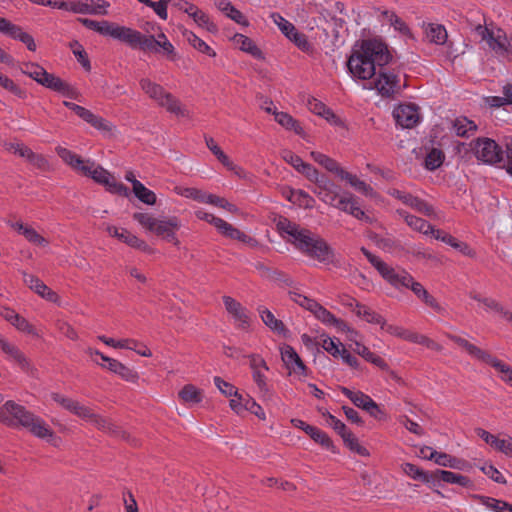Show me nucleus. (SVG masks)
Listing matches in <instances>:
<instances>
[{
	"label": "nucleus",
	"mask_w": 512,
	"mask_h": 512,
	"mask_svg": "<svg viewBox=\"0 0 512 512\" xmlns=\"http://www.w3.org/2000/svg\"><path fill=\"white\" fill-rule=\"evenodd\" d=\"M453 127L460 137H468L477 130V125L466 117L457 118Z\"/></svg>",
	"instance_id": "obj_45"
},
{
	"label": "nucleus",
	"mask_w": 512,
	"mask_h": 512,
	"mask_svg": "<svg viewBox=\"0 0 512 512\" xmlns=\"http://www.w3.org/2000/svg\"><path fill=\"white\" fill-rule=\"evenodd\" d=\"M218 231L227 238L238 240L253 247L258 244L254 238L250 237L246 233L240 231L224 220L222 223H220Z\"/></svg>",
	"instance_id": "obj_24"
},
{
	"label": "nucleus",
	"mask_w": 512,
	"mask_h": 512,
	"mask_svg": "<svg viewBox=\"0 0 512 512\" xmlns=\"http://www.w3.org/2000/svg\"><path fill=\"white\" fill-rule=\"evenodd\" d=\"M79 21L88 29L98 32L103 36H110L122 41L126 27L106 20L95 21L88 18H80Z\"/></svg>",
	"instance_id": "obj_9"
},
{
	"label": "nucleus",
	"mask_w": 512,
	"mask_h": 512,
	"mask_svg": "<svg viewBox=\"0 0 512 512\" xmlns=\"http://www.w3.org/2000/svg\"><path fill=\"white\" fill-rule=\"evenodd\" d=\"M357 316L362 317L368 323L378 324L381 328L385 326V319L374 310L369 307L362 305L360 303H356L355 309L353 310Z\"/></svg>",
	"instance_id": "obj_32"
},
{
	"label": "nucleus",
	"mask_w": 512,
	"mask_h": 512,
	"mask_svg": "<svg viewBox=\"0 0 512 512\" xmlns=\"http://www.w3.org/2000/svg\"><path fill=\"white\" fill-rule=\"evenodd\" d=\"M397 213L404 218L407 225L413 230L425 235H429V231H431L432 225L429 224L426 220L415 215H411L404 210H397Z\"/></svg>",
	"instance_id": "obj_30"
},
{
	"label": "nucleus",
	"mask_w": 512,
	"mask_h": 512,
	"mask_svg": "<svg viewBox=\"0 0 512 512\" xmlns=\"http://www.w3.org/2000/svg\"><path fill=\"white\" fill-rule=\"evenodd\" d=\"M341 179L346 180L353 188L365 196H372L374 194L373 188L366 182L358 179L356 175L345 171Z\"/></svg>",
	"instance_id": "obj_44"
},
{
	"label": "nucleus",
	"mask_w": 512,
	"mask_h": 512,
	"mask_svg": "<svg viewBox=\"0 0 512 512\" xmlns=\"http://www.w3.org/2000/svg\"><path fill=\"white\" fill-rule=\"evenodd\" d=\"M10 324L21 332L37 336L34 326L30 324L27 319H25L18 313L16 314V317Z\"/></svg>",
	"instance_id": "obj_61"
},
{
	"label": "nucleus",
	"mask_w": 512,
	"mask_h": 512,
	"mask_svg": "<svg viewBox=\"0 0 512 512\" xmlns=\"http://www.w3.org/2000/svg\"><path fill=\"white\" fill-rule=\"evenodd\" d=\"M87 421L92 423L98 430L108 433L113 437L121 438L134 446L138 444V441L134 437H132L128 432H126L121 427L116 425L109 418L96 414L92 411L91 416L88 418Z\"/></svg>",
	"instance_id": "obj_8"
},
{
	"label": "nucleus",
	"mask_w": 512,
	"mask_h": 512,
	"mask_svg": "<svg viewBox=\"0 0 512 512\" xmlns=\"http://www.w3.org/2000/svg\"><path fill=\"white\" fill-rule=\"evenodd\" d=\"M5 409L8 415L6 425L10 427L22 426L28 429L34 436L42 439L54 435L53 430L49 428L43 419L27 410L24 406L14 401H7Z\"/></svg>",
	"instance_id": "obj_4"
},
{
	"label": "nucleus",
	"mask_w": 512,
	"mask_h": 512,
	"mask_svg": "<svg viewBox=\"0 0 512 512\" xmlns=\"http://www.w3.org/2000/svg\"><path fill=\"white\" fill-rule=\"evenodd\" d=\"M122 42L126 43L133 49L139 48L144 52L149 51L159 53V40H156L153 35H144L129 27H126Z\"/></svg>",
	"instance_id": "obj_7"
},
{
	"label": "nucleus",
	"mask_w": 512,
	"mask_h": 512,
	"mask_svg": "<svg viewBox=\"0 0 512 512\" xmlns=\"http://www.w3.org/2000/svg\"><path fill=\"white\" fill-rule=\"evenodd\" d=\"M139 84H140L141 89L151 99H153L157 103L159 102V100L163 97L164 93L166 92L165 89L161 85H159L155 82H152L148 78L141 79Z\"/></svg>",
	"instance_id": "obj_39"
},
{
	"label": "nucleus",
	"mask_w": 512,
	"mask_h": 512,
	"mask_svg": "<svg viewBox=\"0 0 512 512\" xmlns=\"http://www.w3.org/2000/svg\"><path fill=\"white\" fill-rule=\"evenodd\" d=\"M51 397L56 403H58L64 409L84 420H88V418L91 416L93 410L81 404L77 400L65 397L64 395H61L59 393H52Z\"/></svg>",
	"instance_id": "obj_16"
},
{
	"label": "nucleus",
	"mask_w": 512,
	"mask_h": 512,
	"mask_svg": "<svg viewBox=\"0 0 512 512\" xmlns=\"http://www.w3.org/2000/svg\"><path fill=\"white\" fill-rule=\"evenodd\" d=\"M5 409L8 415L6 425L10 427L22 426L28 429L34 436L42 439L54 435L53 430L49 428L43 419L27 410L24 406L14 401H7Z\"/></svg>",
	"instance_id": "obj_5"
},
{
	"label": "nucleus",
	"mask_w": 512,
	"mask_h": 512,
	"mask_svg": "<svg viewBox=\"0 0 512 512\" xmlns=\"http://www.w3.org/2000/svg\"><path fill=\"white\" fill-rule=\"evenodd\" d=\"M21 274L23 276V282L36 294L43 295V292L45 291L46 284L40 280L37 276L33 274H29L26 271H21Z\"/></svg>",
	"instance_id": "obj_54"
},
{
	"label": "nucleus",
	"mask_w": 512,
	"mask_h": 512,
	"mask_svg": "<svg viewBox=\"0 0 512 512\" xmlns=\"http://www.w3.org/2000/svg\"><path fill=\"white\" fill-rule=\"evenodd\" d=\"M444 153L440 149L433 148L425 158V167L430 170H436L444 161Z\"/></svg>",
	"instance_id": "obj_55"
},
{
	"label": "nucleus",
	"mask_w": 512,
	"mask_h": 512,
	"mask_svg": "<svg viewBox=\"0 0 512 512\" xmlns=\"http://www.w3.org/2000/svg\"><path fill=\"white\" fill-rule=\"evenodd\" d=\"M222 299L225 309L234 319L236 327L242 330H248L251 324L248 310L231 296H223Z\"/></svg>",
	"instance_id": "obj_10"
},
{
	"label": "nucleus",
	"mask_w": 512,
	"mask_h": 512,
	"mask_svg": "<svg viewBox=\"0 0 512 512\" xmlns=\"http://www.w3.org/2000/svg\"><path fill=\"white\" fill-rule=\"evenodd\" d=\"M336 208L354 215L355 211L358 209V203L353 196L349 197H340L338 202L335 205Z\"/></svg>",
	"instance_id": "obj_60"
},
{
	"label": "nucleus",
	"mask_w": 512,
	"mask_h": 512,
	"mask_svg": "<svg viewBox=\"0 0 512 512\" xmlns=\"http://www.w3.org/2000/svg\"><path fill=\"white\" fill-rule=\"evenodd\" d=\"M390 59L391 55L385 44L377 40H364L359 48L352 51L347 67L354 77L367 80L376 74L378 66L379 76L368 88L376 89L382 97H392L400 91V85L396 75L383 70Z\"/></svg>",
	"instance_id": "obj_1"
},
{
	"label": "nucleus",
	"mask_w": 512,
	"mask_h": 512,
	"mask_svg": "<svg viewBox=\"0 0 512 512\" xmlns=\"http://www.w3.org/2000/svg\"><path fill=\"white\" fill-rule=\"evenodd\" d=\"M308 430L306 433L318 444L321 446L331 450L332 452H336L335 446L333 445L330 437L322 430L315 426L306 427Z\"/></svg>",
	"instance_id": "obj_41"
},
{
	"label": "nucleus",
	"mask_w": 512,
	"mask_h": 512,
	"mask_svg": "<svg viewBox=\"0 0 512 512\" xmlns=\"http://www.w3.org/2000/svg\"><path fill=\"white\" fill-rule=\"evenodd\" d=\"M133 193L141 202L147 205H154L156 203V194L142 183L134 185Z\"/></svg>",
	"instance_id": "obj_52"
},
{
	"label": "nucleus",
	"mask_w": 512,
	"mask_h": 512,
	"mask_svg": "<svg viewBox=\"0 0 512 512\" xmlns=\"http://www.w3.org/2000/svg\"><path fill=\"white\" fill-rule=\"evenodd\" d=\"M218 231L227 238L238 240L253 247L258 244L254 238L250 237L246 233L240 231L224 220L222 223H220Z\"/></svg>",
	"instance_id": "obj_25"
},
{
	"label": "nucleus",
	"mask_w": 512,
	"mask_h": 512,
	"mask_svg": "<svg viewBox=\"0 0 512 512\" xmlns=\"http://www.w3.org/2000/svg\"><path fill=\"white\" fill-rule=\"evenodd\" d=\"M106 231L110 236L117 238L119 241L127 244L128 246L138 249L146 253H153L154 250L142 239L129 232L127 229L118 228L113 225H108Z\"/></svg>",
	"instance_id": "obj_11"
},
{
	"label": "nucleus",
	"mask_w": 512,
	"mask_h": 512,
	"mask_svg": "<svg viewBox=\"0 0 512 512\" xmlns=\"http://www.w3.org/2000/svg\"><path fill=\"white\" fill-rule=\"evenodd\" d=\"M179 397L186 403H199L202 401V392L192 384L185 385L179 391Z\"/></svg>",
	"instance_id": "obj_48"
},
{
	"label": "nucleus",
	"mask_w": 512,
	"mask_h": 512,
	"mask_svg": "<svg viewBox=\"0 0 512 512\" xmlns=\"http://www.w3.org/2000/svg\"><path fill=\"white\" fill-rule=\"evenodd\" d=\"M393 117L396 123L403 128L414 127L420 119L418 108L414 104L399 105L394 109Z\"/></svg>",
	"instance_id": "obj_15"
},
{
	"label": "nucleus",
	"mask_w": 512,
	"mask_h": 512,
	"mask_svg": "<svg viewBox=\"0 0 512 512\" xmlns=\"http://www.w3.org/2000/svg\"><path fill=\"white\" fill-rule=\"evenodd\" d=\"M341 438L343 439L344 444L352 451L355 452L361 456H368L369 452L368 450L360 445L357 437L350 431L347 430L346 433H343L341 435Z\"/></svg>",
	"instance_id": "obj_49"
},
{
	"label": "nucleus",
	"mask_w": 512,
	"mask_h": 512,
	"mask_svg": "<svg viewBox=\"0 0 512 512\" xmlns=\"http://www.w3.org/2000/svg\"><path fill=\"white\" fill-rule=\"evenodd\" d=\"M473 498L495 512H512V504H509L508 502L482 495H473Z\"/></svg>",
	"instance_id": "obj_37"
},
{
	"label": "nucleus",
	"mask_w": 512,
	"mask_h": 512,
	"mask_svg": "<svg viewBox=\"0 0 512 512\" xmlns=\"http://www.w3.org/2000/svg\"><path fill=\"white\" fill-rule=\"evenodd\" d=\"M488 46L499 56L505 57L508 60L512 59L511 40L508 39L506 34L499 29L497 34H492L487 42Z\"/></svg>",
	"instance_id": "obj_18"
},
{
	"label": "nucleus",
	"mask_w": 512,
	"mask_h": 512,
	"mask_svg": "<svg viewBox=\"0 0 512 512\" xmlns=\"http://www.w3.org/2000/svg\"><path fill=\"white\" fill-rule=\"evenodd\" d=\"M389 194L400 200L403 204L411 207L412 209L416 210L419 213L424 214L425 216H434V208L430 204H428L426 201L413 196L410 193H406L404 191H400L398 189H391L389 191Z\"/></svg>",
	"instance_id": "obj_12"
},
{
	"label": "nucleus",
	"mask_w": 512,
	"mask_h": 512,
	"mask_svg": "<svg viewBox=\"0 0 512 512\" xmlns=\"http://www.w3.org/2000/svg\"><path fill=\"white\" fill-rule=\"evenodd\" d=\"M81 172L91 177L95 182L99 184H108L109 180H111V174L102 168L101 166H96L93 162L86 161L85 165L82 167Z\"/></svg>",
	"instance_id": "obj_28"
},
{
	"label": "nucleus",
	"mask_w": 512,
	"mask_h": 512,
	"mask_svg": "<svg viewBox=\"0 0 512 512\" xmlns=\"http://www.w3.org/2000/svg\"><path fill=\"white\" fill-rule=\"evenodd\" d=\"M158 105L165 108L169 113L180 117H189L188 111L184 108L178 98L169 92H165L159 100Z\"/></svg>",
	"instance_id": "obj_26"
},
{
	"label": "nucleus",
	"mask_w": 512,
	"mask_h": 512,
	"mask_svg": "<svg viewBox=\"0 0 512 512\" xmlns=\"http://www.w3.org/2000/svg\"><path fill=\"white\" fill-rule=\"evenodd\" d=\"M435 480H442L443 482L457 484L466 488L474 487V484L469 477L447 470H436L434 472V481Z\"/></svg>",
	"instance_id": "obj_23"
},
{
	"label": "nucleus",
	"mask_w": 512,
	"mask_h": 512,
	"mask_svg": "<svg viewBox=\"0 0 512 512\" xmlns=\"http://www.w3.org/2000/svg\"><path fill=\"white\" fill-rule=\"evenodd\" d=\"M0 32L19 41L25 34L20 26L13 24L11 21L3 17H0Z\"/></svg>",
	"instance_id": "obj_50"
},
{
	"label": "nucleus",
	"mask_w": 512,
	"mask_h": 512,
	"mask_svg": "<svg viewBox=\"0 0 512 512\" xmlns=\"http://www.w3.org/2000/svg\"><path fill=\"white\" fill-rule=\"evenodd\" d=\"M133 219L136 220L145 229L151 232H155L157 225L160 222V220L152 217L150 214L140 212L134 213Z\"/></svg>",
	"instance_id": "obj_57"
},
{
	"label": "nucleus",
	"mask_w": 512,
	"mask_h": 512,
	"mask_svg": "<svg viewBox=\"0 0 512 512\" xmlns=\"http://www.w3.org/2000/svg\"><path fill=\"white\" fill-rule=\"evenodd\" d=\"M492 447L505 455L512 456V437L506 436L504 439H499L497 437Z\"/></svg>",
	"instance_id": "obj_64"
},
{
	"label": "nucleus",
	"mask_w": 512,
	"mask_h": 512,
	"mask_svg": "<svg viewBox=\"0 0 512 512\" xmlns=\"http://www.w3.org/2000/svg\"><path fill=\"white\" fill-rule=\"evenodd\" d=\"M215 6L223 12L227 17L238 24L248 26L249 22L246 17L229 0H214Z\"/></svg>",
	"instance_id": "obj_27"
},
{
	"label": "nucleus",
	"mask_w": 512,
	"mask_h": 512,
	"mask_svg": "<svg viewBox=\"0 0 512 512\" xmlns=\"http://www.w3.org/2000/svg\"><path fill=\"white\" fill-rule=\"evenodd\" d=\"M310 156L315 162L324 167L327 171L336 174L340 178L345 173V170L340 167L336 160L323 153L312 151Z\"/></svg>",
	"instance_id": "obj_29"
},
{
	"label": "nucleus",
	"mask_w": 512,
	"mask_h": 512,
	"mask_svg": "<svg viewBox=\"0 0 512 512\" xmlns=\"http://www.w3.org/2000/svg\"><path fill=\"white\" fill-rule=\"evenodd\" d=\"M512 138H509L511 140ZM508 139H505L507 143ZM471 149L474 152L476 158L487 164H497L500 162L504 163V167L507 168V153L506 149L502 147L490 138H477L472 141ZM506 147V144H504Z\"/></svg>",
	"instance_id": "obj_6"
},
{
	"label": "nucleus",
	"mask_w": 512,
	"mask_h": 512,
	"mask_svg": "<svg viewBox=\"0 0 512 512\" xmlns=\"http://www.w3.org/2000/svg\"><path fill=\"white\" fill-rule=\"evenodd\" d=\"M0 86L4 89L8 90L15 96L24 99L27 96V93L24 89L18 86L12 79L0 73Z\"/></svg>",
	"instance_id": "obj_56"
},
{
	"label": "nucleus",
	"mask_w": 512,
	"mask_h": 512,
	"mask_svg": "<svg viewBox=\"0 0 512 512\" xmlns=\"http://www.w3.org/2000/svg\"><path fill=\"white\" fill-rule=\"evenodd\" d=\"M447 337L457 344L459 347L463 348L471 357L484 362L490 366H493L496 362L497 358L491 355L489 352L477 347L476 345L470 343L468 340L454 335L448 334Z\"/></svg>",
	"instance_id": "obj_13"
},
{
	"label": "nucleus",
	"mask_w": 512,
	"mask_h": 512,
	"mask_svg": "<svg viewBox=\"0 0 512 512\" xmlns=\"http://www.w3.org/2000/svg\"><path fill=\"white\" fill-rule=\"evenodd\" d=\"M180 228V222L177 217H170L167 220H160L157 228L155 230V234L161 236L163 239L173 243L175 246L179 247L180 241L176 237L175 232Z\"/></svg>",
	"instance_id": "obj_19"
},
{
	"label": "nucleus",
	"mask_w": 512,
	"mask_h": 512,
	"mask_svg": "<svg viewBox=\"0 0 512 512\" xmlns=\"http://www.w3.org/2000/svg\"><path fill=\"white\" fill-rule=\"evenodd\" d=\"M189 17L193 19V21L199 26L206 29L208 32L215 34L218 32L217 25L210 19V17L200 10L197 6L194 10L189 14Z\"/></svg>",
	"instance_id": "obj_33"
},
{
	"label": "nucleus",
	"mask_w": 512,
	"mask_h": 512,
	"mask_svg": "<svg viewBox=\"0 0 512 512\" xmlns=\"http://www.w3.org/2000/svg\"><path fill=\"white\" fill-rule=\"evenodd\" d=\"M404 340H407V341L412 342V343L424 345L427 348L435 350V351H441L442 350V346L440 344H438L437 342H435L434 340L428 338L425 335H422V334H419V333H416V332H412L410 330L406 331V335H405V339Z\"/></svg>",
	"instance_id": "obj_42"
},
{
	"label": "nucleus",
	"mask_w": 512,
	"mask_h": 512,
	"mask_svg": "<svg viewBox=\"0 0 512 512\" xmlns=\"http://www.w3.org/2000/svg\"><path fill=\"white\" fill-rule=\"evenodd\" d=\"M290 41H292L301 51L313 54L314 46L308 40V37L299 32L297 29L288 37Z\"/></svg>",
	"instance_id": "obj_51"
},
{
	"label": "nucleus",
	"mask_w": 512,
	"mask_h": 512,
	"mask_svg": "<svg viewBox=\"0 0 512 512\" xmlns=\"http://www.w3.org/2000/svg\"><path fill=\"white\" fill-rule=\"evenodd\" d=\"M276 228L283 238L288 236L287 241L308 257L320 263L334 264L333 248L319 235L282 216L277 220Z\"/></svg>",
	"instance_id": "obj_2"
},
{
	"label": "nucleus",
	"mask_w": 512,
	"mask_h": 512,
	"mask_svg": "<svg viewBox=\"0 0 512 512\" xmlns=\"http://www.w3.org/2000/svg\"><path fill=\"white\" fill-rule=\"evenodd\" d=\"M402 469L406 475L415 480H419L423 483H430L434 481V472L429 474L412 463H404L402 465Z\"/></svg>",
	"instance_id": "obj_36"
},
{
	"label": "nucleus",
	"mask_w": 512,
	"mask_h": 512,
	"mask_svg": "<svg viewBox=\"0 0 512 512\" xmlns=\"http://www.w3.org/2000/svg\"><path fill=\"white\" fill-rule=\"evenodd\" d=\"M340 391L347 397L351 400V402L358 408L362 409V410H366L367 407L369 406L372 398L367 395V394H364L363 392L361 391H357V392H354L352 390H350L349 388L347 387H340Z\"/></svg>",
	"instance_id": "obj_35"
},
{
	"label": "nucleus",
	"mask_w": 512,
	"mask_h": 512,
	"mask_svg": "<svg viewBox=\"0 0 512 512\" xmlns=\"http://www.w3.org/2000/svg\"><path fill=\"white\" fill-rule=\"evenodd\" d=\"M56 152L58 156L67 164L72 166L74 169L81 171L82 167L85 165L86 161L83 160L79 155L74 152L68 150L64 147H57Z\"/></svg>",
	"instance_id": "obj_38"
},
{
	"label": "nucleus",
	"mask_w": 512,
	"mask_h": 512,
	"mask_svg": "<svg viewBox=\"0 0 512 512\" xmlns=\"http://www.w3.org/2000/svg\"><path fill=\"white\" fill-rule=\"evenodd\" d=\"M184 36L186 37L189 44L192 45L199 52L206 54L210 57L216 56V52L205 41L199 38L192 31H186L184 33Z\"/></svg>",
	"instance_id": "obj_43"
},
{
	"label": "nucleus",
	"mask_w": 512,
	"mask_h": 512,
	"mask_svg": "<svg viewBox=\"0 0 512 512\" xmlns=\"http://www.w3.org/2000/svg\"><path fill=\"white\" fill-rule=\"evenodd\" d=\"M93 360L96 362V364L100 365L101 367L106 368L109 371L119 375L125 381L135 383L139 379V375L135 370L125 366L124 364L115 359L113 361H110L108 365L101 364L97 359Z\"/></svg>",
	"instance_id": "obj_22"
},
{
	"label": "nucleus",
	"mask_w": 512,
	"mask_h": 512,
	"mask_svg": "<svg viewBox=\"0 0 512 512\" xmlns=\"http://www.w3.org/2000/svg\"><path fill=\"white\" fill-rule=\"evenodd\" d=\"M258 313L263 323L270 330L285 338L288 337L289 330L286 328L285 324L281 320L277 319L268 308L260 306L258 308Z\"/></svg>",
	"instance_id": "obj_21"
},
{
	"label": "nucleus",
	"mask_w": 512,
	"mask_h": 512,
	"mask_svg": "<svg viewBox=\"0 0 512 512\" xmlns=\"http://www.w3.org/2000/svg\"><path fill=\"white\" fill-rule=\"evenodd\" d=\"M426 37L431 43L442 45L447 41V31L443 25L429 24L426 28Z\"/></svg>",
	"instance_id": "obj_40"
},
{
	"label": "nucleus",
	"mask_w": 512,
	"mask_h": 512,
	"mask_svg": "<svg viewBox=\"0 0 512 512\" xmlns=\"http://www.w3.org/2000/svg\"><path fill=\"white\" fill-rule=\"evenodd\" d=\"M275 121L287 130L294 131L297 135L304 133L303 128L297 120L286 112H273Z\"/></svg>",
	"instance_id": "obj_34"
},
{
	"label": "nucleus",
	"mask_w": 512,
	"mask_h": 512,
	"mask_svg": "<svg viewBox=\"0 0 512 512\" xmlns=\"http://www.w3.org/2000/svg\"><path fill=\"white\" fill-rule=\"evenodd\" d=\"M429 460H434V462L440 466L458 470L467 471L472 467L468 461L453 457L444 452L432 451L429 456Z\"/></svg>",
	"instance_id": "obj_20"
},
{
	"label": "nucleus",
	"mask_w": 512,
	"mask_h": 512,
	"mask_svg": "<svg viewBox=\"0 0 512 512\" xmlns=\"http://www.w3.org/2000/svg\"><path fill=\"white\" fill-rule=\"evenodd\" d=\"M310 312L323 324L334 326L339 332L350 331V328L345 321L335 317L330 311H328L318 302L314 305L313 310Z\"/></svg>",
	"instance_id": "obj_17"
},
{
	"label": "nucleus",
	"mask_w": 512,
	"mask_h": 512,
	"mask_svg": "<svg viewBox=\"0 0 512 512\" xmlns=\"http://www.w3.org/2000/svg\"><path fill=\"white\" fill-rule=\"evenodd\" d=\"M22 235L27 241L34 245L45 246L48 244V241L31 226H27L24 231H22Z\"/></svg>",
	"instance_id": "obj_62"
},
{
	"label": "nucleus",
	"mask_w": 512,
	"mask_h": 512,
	"mask_svg": "<svg viewBox=\"0 0 512 512\" xmlns=\"http://www.w3.org/2000/svg\"><path fill=\"white\" fill-rule=\"evenodd\" d=\"M492 367L498 370L502 374L501 379L512 387V368L498 358Z\"/></svg>",
	"instance_id": "obj_63"
},
{
	"label": "nucleus",
	"mask_w": 512,
	"mask_h": 512,
	"mask_svg": "<svg viewBox=\"0 0 512 512\" xmlns=\"http://www.w3.org/2000/svg\"><path fill=\"white\" fill-rule=\"evenodd\" d=\"M270 17L287 38L296 30L295 26L279 13L274 12Z\"/></svg>",
	"instance_id": "obj_58"
},
{
	"label": "nucleus",
	"mask_w": 512,
	"mask_h": 512,
	"mask_svg": "<svg viewBox=\"0 0 512 512\" xmlns=\"http://www.w3.org/2000/svg\"><path fill=\"white\" fill-rule=\"evenodd\" d=\"M234 40L242 51L247 52L256 58H260L262 56L261 50L247 36L243 34H236L234 36Z\"/></svg>",
	"instance_id": "obj_46"
},
{
	"label": "nucleus",
	"mask_w": 512,
	"mask_h": 512,
	"mask_svg": "<svg viewBox=\"0 0 512 512\" xmlns=\"http://www.w3.org/2000/svg\"><path fill=\"white\" fill-rule=\"evenodd\" d=\"M371 265L379 272L382 278L391 286L400 290L402 288L410 289L416 296L425 289L424 286L416 281L413 276L404 269H395L382 261L379 257L373 255L365 247L361 248Z\"/></svg>",
	"instance_id": "obj_3"
},
{
	"label": "nucleus",
	"mask_w": 512,
	"mask_h": 512,
	"mask_svg": "<svg viewBox=\"0 0 512 512\" xmlns=\"http://www.w3.org/2000/svg\"><path fill=\"white\" fill-rule=\"evenodd\" d=\"M267 279L276 282L280 286L291 287L293 286L294 283L292 278L288 274L274 268H272Z\"/></svg>",
	"instance_id": "obj_59"
},
{
	"label": "nucleus",
	"mask_w": 512,
	"mask_h": 512,
	"mask_svg": "<svg viewBox=\"0 0 512 512\" xmlns=\"http://www.w3.org/2000/svg\"><path fill=\"white\" fill-rule=\"evenodd\" d=\"M21 71L23 74L28 75L39 84L40 81H43V78H45L47 73V71L42 66L36 63H24Z\"/></svg>",
	"instance_id": "obj_53"
},
{
	"label": "nucleus",
	"mask_w": 512,
	"mask_h": 512,
	"mask_svg": "<svg viewBox=\"0 0 512 512\" xmlns=\"http://www.w3.org/2000/svg\"><path fill=\"white\" fill-rule=\"evenodd\" d=\"M469 14L471 15V17L473 16V14L475 15H478L479 17H481L483 19V23L481 22H477V23H474L473 19H468V22H469V25L472 29H474V31L481 37V40L483 41H486L488 42V40L491 38L492 34H493V31L489 30L486 26H485V19H484V15L480 13V11H470Z\"/></svg>",
	"instance_id": "obj_47"
},
{
	"label": "nucleus",
	"mask_w": 512,
	"mask_h": 512,
	"mask_svg": "<svg viewBox=\"0 0 512 512\" xmlns=\"http://www.w3.org/2000/svg\"><path fill=\"white\" fill-rule=\"evenodd\" d=\"M281 359L289 373H294L299 376H307L308 369L300 356L290 345H284L281 348Z\"/></svg>",
	"instance_id": "obj_14"
},
{
	"label": "nucleus",
	"mask_w": 512,
	"mask_h": 512,
	"mask_svg": "<svg viewBox=\"0 0 512 512\" xmlns=\"http://www.w3.org/2000/svg\"><path fill=\"white\" fill-rule=\"evenodd\" d=\"M353 350L355 353L363 357L367 362L372 363L382 370H388V364L384 361V359L370 351V349L365 345L356 342Z\"/></svg>",
	"instance_id": "obj_31"
}]
</instances>
